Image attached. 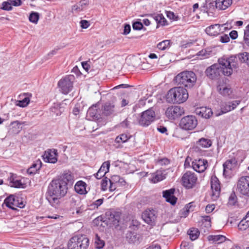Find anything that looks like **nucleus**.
Masks as SVG:
<instances>
[{"label":"nucleus","mask_w":249,"mask_h":249,"mask_svg":"<svg viewBox=\"0 0 249 249\" xmlns=\"http://www.w3.org/2000/svg\"><path fill=\"white\" fill-rule=\"evenodd\" d=\"M236 57L234 56H224L219 58L218 64H214L205 71L206 76L212 80L217 79L222 74L229 76L232 73V67H234Z\"/></svg>","instance_id":"1"},{"label":"nucleus","mask_w":249,"mask_h":249,"mask_svg":"<svg viewBox=\"0 0 249 249\" xmlns=\"http://www.w3.org/2000/svg\"><path fill=\"white\" fill-rule=\"evenodd\" d=\"M66 184L57 178L53 179L49 183L46 193V198L53 207L60 203V199L67 193Z\"/></svg>","instance_id":"2"},{"label":"nucleus","mask_w":249,"mask_h":249,"mask_svg":"<svg viewBox=\"0 0 249 249\" xmlns=\"http://www.w3.org/2000/svg\"><path fill=\"white\" fill-rule=\"evenodd\" d=\"M188 98L187 90L182 87H177L170 89L166 96L168 102L178 104L184 103Z\"/></svg>","instance_id":"3"},{"label":"nucleus","mask_w":249,"mask_h":249,"mask_svg":"<svg viewBox=\"0 0 249 249\" xmlns=\"http://www.w3.org/2000/svg\"><path fill=\"white\" fill-rule=\"evenodd\" d=\"M196 79L195 72L192 71H185L177 75L174 80L178 85L191 89L196 84Z\"/></svg>","instance_id":"4"},{"label":"nucleus","mask_w":249,"mask_h":249,"mask_svg":"<svg viewBox=\"0 0 249 249\" xmlns=\"http://www.w3.org/2000/svg\"><path fill=\"white\" fill-rule=\"evenodd\" d=\"M89 245V240L86 235L75 236L71 238L68 244V249H87Z\"/></svg>","instance_id":"5"},{"label":"nucleus","mask_w":249,"mask_h":249,"mask_svg":"<svg viewBox=\"0 0 249 249\" xmlns=\"http://www.w3.org/2000/svg\"><path fill=\"white\" fill-rule=\"evenodd\" d=\"M155 117V111L152 108H149L141 113L138 123L142 126H147L154 122Z\"/></svg>","instance_id":"6"},{"label":"nucleus","mask_w":249,"mask_h":249,"mask_svg":"<svg viewBox=\"0 0 249 249\" xmlns=\"http://www.w3.org/2000/svg\"><path fill=\"white\" fill-rule=\"evenodd\" d=\"M74 80L73 75H69L59 80L58 85L63 94H67L72 90Z\"/></svg>","instance_id":"7"},{"label":"nucleus","mask_w":249,"mask_h":249,"mask_svg":"<svg viewBox=\"0 0 249 249\" xmlns=\"http://www.w3.org/2000/svg\"><path fill=\"white\" fill-rule=\"evenodd\" d=\"M197 125V120L193 115H187L182 118L179 122L181 128L185 130H192Z\"/></svg>","instance_id":"8"},{"label":"nucleus","mask_w":249,"mask_h":249,"mask_svg":"<svg viewBox=\"0 0 249 249\" xmlns=\"http://www.w3.org/2000/svg\"><path fill=\"white\" fill-rule=\"evenodd\" d=\"M3 204L12 210H16V207L23 208L25 206L22 198L14 195H11L6 197Z\"/></svg>","instance_id":"9"},{"label":"nucleus","mask_w":249,"mask_h":249,"mask_svg":"<svg viewBox=\"0 0 249 249\" xmlns=\"http://www.w3.org/2000/svg\"><path fill=\"white\" fill-rule=\"evenodd\" d=\"M197 181V177L194 173L187 171L185 173L181 178L182 185L187 189H192L194 187Z\"/></svg>","instance_id":"10"},{"label":"nucleus","mask_w":249,"mask_h":249,"mask_svg":"<svg viewBox=\"0 0 249 249\" xmlns=\"http://www.w3.org/2000/svg\"><path fill=\"white\" fill-rule=\"evenodd\" d=\"M237 191L241 195L249 198V176H242L239 178Z\"/></svg>","instance_id":"11"},{"label":"nucleus","mask_w":249,"mask_h":249,"mask_svg":"<svg viewBox=\"0 0 249 249\" xmlns=\"http://www.w3.org/2000/svg\"><path fill=\"white\" fill-rule=\"evenodd\" d=\"M184 113L183 108L178 106H172L168 107L165 111V115L167 118L171 120H175Z\"/></svg>","instance_id":"12"},{"label":"nucleus","mask_w":249,"mask_h":249,"mask_svg":"<svg viewBox=\"0 0 249 249\" xmlns=\"http://www.w3.org/2000/svg\"><path fill=\"white\" fill-rule=\"evenodd\" d=\"M102 113L106 116H114L117 114V107L114 102H107L102 107Z\"/></svg>","instance_id":"13"},{"label":"nucleus","mask_w":249,"mask_h":249,"mask_svg":"<svg viewBox=\"0 0 249 249\" xmlns=\"http://www.w3.org/2000/svg\"><path fill=\"white\" fill-rule=\"evenodd\" d=\"M240 101H233L228 102H223L220 105L221 113L216 114V116H219L234 109L236 107L240 104Z\"/></svg>","instance_id":"14"},{"label":"nucleus","mask_w":249,"mask_h":249,"mask_svg":"<svg viewBox=\"0 0 249 249\" xmlns=\"http://www.w3.org/2000/svg\"><path fill=\"white\" fill-rule=\"evenodd\" d=\"M211 189L212 190V198L213 200H216L219 196L221 190L219 181L216 177L212 178Z\"/></svg>","instance_id":"15"},{"label":"nucleus","mask_w":249,"mask_h":249,"mask_svg":"<svg viewBox=\"0 0 249 249\" xmlns=\"http://www.w3.org/2000/svg\"><path fill=\"white\" fill-rule=\"evenodd\" d=\"M142 219L149 225L155 224L156 219V211L154 210H146L142 215Z\"/></svg>","instance_id":"16"},{"label":"nucleus","mask_w":249,"mask_h":249,"mask_svg":"<svg viewBox=\"0 0 249 249\" xmlns=\"http://www.w3.org/2000/svg\"><path fill=\"white\" fill-rule=\"evenodd\" d=\"M192 166L196 171L202 173L207 169L208 161L205 159H196L192 161Z\"/></svg>","instance_id":"17"},{"label":"nucleus","mask_w":249,"mask_h":249,"mask_svg":"<svg viewBox=\"0 0 249 249\" xmlns=\"http://www.w3.org/2000/svg\"><path fill=\"white\" fill-rule=\"evenodd\" d=\"M57 150L55 149H49L45 151L43 156L44 160L46 162L55 163L57 161Z\"/></svg>","instance_id":"18"},{"label":"nucleus","mask_w":249,"mask_h":249,"mask_svg":"<svg viewBox=\"0 0 249 249\" xmlns=\"http://www.w3.org/2000/svg\"><path fill=\"white\" fill-rule=\"evenodd\" d=\"M235 159H231L227 160L223 165V175L226 178H230L231 174V170L236 164Z\"/></svg>","instance_id":"19"},{"label":"nucleus","mask_w":249,"mask_h":249,"mask_svg":"<svg viewBox=\"0 0 249 249\" xmlns=\"http://www.w3.org/2000/svg\"><path fill=\"white\" fill-rule=\"evenodd\" d=\"M175 189L171 188L162 192L163 197L166 201L172 205H174L177 202V198L174 196Z\"/></svg>","instance_id":"20"},{"label":"nucleus","mask_w":249,"mask_h":249,"mask_svg":"<svg viewBox=\"0 0 249 249\" xmlns=\"http://www.w3.org/2000/svg\"><path fill=\"white\" fill-rule=\"evenodd\" d=\"M109 161H105L100 167L97 173L94 174L95 177L97 179H100L102 177H104L106 173L109 171Z\"/></svg>","instance_id":"21"},{"label":"nucleus","mask_w":249,"mask_h":249,"mask_svg":"<svg viewBox=\"0 0 249 249\" xmlns=\"http://www.w3.org/2000/svg\"><path fill=\"white\" fill-rule=\"evenodd\" d=\"M61 181L66 184V186L68 184H72L74 181V177L72 173L69 171H65L60 176L57 178Z\"/></svg>","instance_id":"22"},{"label":"nucleus","mask_w":249,"mask_h":249,"mask_svg":"<svg viewBox=\"0 0 249 249\" xmlns=\"http://www.w3.org/2000/svg\"><path fill=\"white\" fill-rule=\"evenodd\" d=\"M196 112L197 115L206 119L210 118L213 115V111L211 108L204 107L196 108Z\"/></svg>","instance_id":"23"},{"label":"nucleus","mask_w":249,"mask_h":249,"mask_svg":"<svg viewBox=\"0 0 249 249\" xmlns=\"http://www.w3.org/2000/svg\"><path fill=\"white\" fill-rule=\"evenodd\" d=\"M220 27L221 25L219 24L211 25L206 28L205 32L209 36H216L221 31Z\"/></svg>","instance_id":"24"},{"label":"nucleus","mask_w":249,"mask_h":249,"mask_svg":"<svg viewBox=\"0 0 249 249\" xmlns=\"http://www.w3.org/2000/svg\"><path fill=\"white\" fill-rule=\"evenodd\" d=\"M88 5L86 0H82L71 7V12L73 14H77L83 11L85 7Z\"/></svg>","instance_id":"25"},{"label":"nucleus","mask_w":249,"mask_h":249,"mask_svg":"<svg viewBox=\"0 0 249 249\" xmlns=\"http://www.w3.org/2000/svg\"><path fill=\"white\" fill-rule=\"evenodd\" d=\"M151 17L154 19L157 24V28L168 24L167 21L162 14H153L151 15Z\"/></svg>","instance_id":"26"},{"label":"nucleus","mask_w":249,"mask_h":249,"mask_svg":"<svg viewBox=\"0 0 249 249\" xmlns=\"http://www.w3.org/2000/svg\"><path fill=\"white\" fill-rule=\"evenodd\" d=\"M232 3V0H216L215 7L219 10H225Z\"/></svg>","instance_id":"27"},{"label":"nucleus","mask_w":249,"mask_h":249,"mask_svg":"<svg viewBox=\"0 0 249 249\" xmlns=\"http://www.w3.org/2000/svg\"><path fill=\"white\" fill-rule=\"evenodd\" d=\"M98 107V105L96 104L89 108L87 111V116L89 117L90 119L97 120L99 118V115L97 113Z\"/></svg>","instance_id":"28"},{"label":"nucleus","mask_w":249,"mask_h":249,"mask_svg":"<svg viewBox=\"0 0 249 249\" xmlns=\"http://www.w3.org/2000/svg\"><path fill=\"white\" fill-rule=\"evenodd\" d=\"M126 238L129 243H138L140 240V236L134 231H129L126 234Z\"/></svg>","instance_id":"29"},{"label":"nucleus","mask_w":249,"mask_h":249,"mask_svg":"<svg viewBox=\"0 0 249 249\" xmlns=\"http://www.w3.org/2000/svg\"><path fill=\"white\" fill-rule=\"evenodd\" d=\"M217 90L221 95L225 97L230 96L232 93L231 88L225 85H218Z\"/></svg>","instance_id":"30"},{"label":"nucleus","mask_w":249,"mask_h":249,"mask_svg":"<svg viewBox=\"0 0 249 249\" xmlns=\"http://www.w3.org/2000/svg\"><path fill=\"white\" fill-rule=\"evenodd\" d=\"M86 185L87 184L85 182L82 180L78 181L74 186V190L79 194H86L87 193L86 189Z\"/></svg>","instance_id":"31"},{"label":"nucleus","mask_w":249,"mask_h":249,"mask_svg":"<svg viewBox=\"0 0 249 249\" xmlns=\"http://www.w3.org/2000/svg\"><path fill=\"white\" fill-rule=\"evenodd\" d=\"M165 178V174L162 171H157L152 175L150 180L153 183H157Z\"/></svg>","instance_id":"32"},{"label":"nucleus","mask_w":249,"mask_h":249,"mask_svg":"<svg viewBox=\"0 0 249 249\" xmlns=\"http://www.w3.org/2000/svg\"><path fill=\"white\" fill-rule=\"evenodd\" d=\"M249 227V212L247 213L246 217L242 219L238 224V227L240 230L244 231Z\"/></svg>","instance_id":"33"},{"label":"nucleus","mask_w":249,"mask_h":249,"mask_svg":"<svg viewBox=\"0 0 249 249\" xmlns=\"http://www.w3.org/2000/svg\"><path fill=\"white\" fill-rule=\"evenodd\" d=\"M121 213L119 212L113 211L110 213L108 219L113 222L114 224L119 223L120 219Z\"/></svg>","instance_id":"34"},{"label":"nucleus","mask_w":249,"mask_h":249,"mask_svg":"<svg viewBox=\"0 0 249 249\" xmlns=\"http://www.w3.org/2000/svg\"><path fill=\"white\" fill-rule=\"evenodd\" d=\"M212 142L209 139L201 138L197 142V144L203 148H208L212 145Z\"/></svg>","instance_id":"35"},{"label":"nucleus","mask_w":249,"mask_h":249,"mask_svg":"<svg viewBox=\"0 0 249 249\" xmlns=\"http://www.w3.org/2000/svg\"><path fill=\"white\" fill-rule=\"evenodd\" d=\"M41 162L33 163L32 166L28 169L27 173L29 175L35 174L41 167Z\"/></svg>","instance_id":"36"},{"label":"nucleus","mask_w":249,"mask_h":249,"mask_svg":"<svg viewBox=\"0 0 249 249\" xmlns=\"http://www.w3.org/2000/svg\"><path fill=\"white\" fill-rule=\"evenodd\" d=\"M188 234L189 235L191 240L193 241L198 238L199 231L196 228H191L188 231Z\"/></svg>","instance_id":"37"},{"label":"nucleus","mask_w":249,"mask_h":249,"mask_svg":"<svg viewBox=\"0 0 249 249\" xmlns=\"http://www.w3.org/2000/svg\"><path fill=\"white\" fill-rule=\"evenodd\" d=\"M226 238L222 235H212L210 236L209 240H212L217 244H220L226 241Z\"/></svg>","instance_id":"38"},{"label":"nucleus","mask_w":249,"mask_h":249,"mask_svg":"<svg viewBox=\"0 0 249 249\" xmlns=\"http://www.w3.org/2000/svg\"><path fill=\"white\" fill-rule=\"evenodd\" d=\"M215 6V2H211L210 0H206L205 3L204 4L202 10L208 12L211 10L214 9Z\"/></svg>","instance_id":"39"},{"label":"nucleus","mask_w":249,"mask_h":249,"mask_svg":"<svg viewBox=\"0 0 249 249\" xmlns=\"http://www.w3.org/2000/svg\"><path fill=\"white\" fill-rule=\"evenodd\" d=\"M130 136L126 134H122L115 139V142L117 143H124L126 142L130 138Z\"/></svg>","instance_id":"40"},{"label":"nucleus","mask_w":249,"mask_h":249,"mask_svg":"<svg viewBox=\"0 0 249 249\" xmlns=\"http://www.w3.org/2000/svg\"><path fill=\"white\" fill-rule=\"evenodd\" d=\"M10 183H11V186L15 188H20L23 185L21 180L18 179L15 180L13 175L10 177Z\"/></svg>","instance_id":"41"},{"label":"nucleus","mask_w":249,"mask_h":249,"mask_svg":"<svg viewBox=\"0 0 249 249\" xmlns=\"http://www.w3.org/2000/svg\"><path fill=\"white\" fill-rule=\"evenodd\" d=\"M39 18V14L37 12H32L29 15V20L31 22L37 24Z\"/></svg>","instance_id":"42"},{"label":"nucleus","mask_w":249,"mask_h":249,"mask_svg":"<svg viewBox=\"0 0 249 249\" xmlns=\"http://www.w3.org/2000/svg\"><path fill=\"white\" fill-rule=\"evenodd\" d=\"M239 58L241 62L246 63L249 66V53L244 52L241 53L239 56Z\"/></svg>","instance_id":"43"},{"label":"nucleus","mask_w":249,"mask_h":249,"mask_svg":"<svg viewBox=\"0 0 249 249\" xmlns=\"http://www.w3.org/2000/svg\"><path fill=\"white\" fill-rule=\"evenodd\" d=\"M109 181L115 182V183L117 184H121L122 185H124L125 183L123 178H120V176L117 175L112 177L111 179H109Z\"/></svg>","instance_id":"44"},{"label":"nucleus","mask_w":249,"mask_h":249,"mask_svg":"<svg viewBox=\"0 0 249 249\" xmlns=\"http://www.w3.org/2000/svg\"><path fill=\"white\" fill-rule=\"evenodd\" d=\"M170 44V41L168 40H165L160 43L157 45V48L160 50H164L169 47Z\"/></svg>","instance_id":"45"},{"label":"nucleus","mask_w":249,"mask_h":249,"mask_svg":"<svg viewBox=\"0 0 249 249\" xmlns=\"http://www.w3.org/2000/svg\"><path fill=\"white\" fill-rule=\"evenodd\" d=\"M156 164L160 166L167 165L169 164L170 161L166 158H159L155 160Z\"/></svg>","instance_id":"46"},{"label":"nucleus","mask_w":249,"mask_h":249,"mask_svg":"<svg viewBox=\"0 0 249 249\" xmlns=\"http://www.w3.org/2000/svg\"><path fill=\"white\" fill-rule=\"evenodd\" d=\"M166 14L168 18L173 21H177L179 19V17L172 11H166Z\"/></svg>","instance_id":"47"},{"label":"nucleus","mask_w":249,"mask_h":249,"mask_svg":"<svg viewBox=\"0 0 249 249\" xmlns=\"http://www.w3.org/2000/svg\"><path fill=\"white\" fill-rule=\"evenodd\" d=\"M30 102V99L28 97L24 98L23 100L18 101L16 105L20 107H26Z\"/></svg>","instance_id":"48"},{"label":"nucleus","mask_w":249,"mask_h":249,"mask_svg":"<svg viewBox=\"0 0 249 249\" xmlns=\"http://www.w3.org/2000/svg\"><path fill=\"white\" fill-rule=\"evenodd\" d=\"M140 226V223L138 221L136 220H133L131 222L130 225L129 226V229L131 230H132L133 231H135L139 228Z\"/></svg>","instance_id":"49"},{"label":"nucleus","mask_w":249,"mask_h":249,"mask_svg":"<svg viewBox=\"0 0 249 249\" xmlns=\"http://www.w3.org/2000/svg\"><path fill=\"white\" fill-rule=\"evenodd\" d=\"M237 199V198L235 193H231L229 198L228 204L231 206L234 205L236 203Z\"/></svg>","instance_id":"50"},{"label":"nucleus","mask_w":249,"mask_h":249,"mask_svg":"<svg viewBox=\"0 0 249 249\" xmlns=\"http://www.w3.org/2000/svg\"><path fill=\"white\" fill-rule=\"evenodd\" d=\"M95 243L96 245V248L98 249L103 248L105 245L104 241L101 240L97 235H96Z\"/></svg>","instance_id":"51"},{"label":"nucleus","mask_w":249,"mask_h":249,"mask_svg":"<svg viewBox=\"0 0 249 249\" xmlns=\"http://www.w3.org/2000/svg\"><path fill=\"white\" fill-rule=\"evenodd\" d=\"M132 27L134 30H140L143 28V24L140 21H136L133 23Z\"/></svg>","instance_id":"52"},{"label":"nucleus","mask_w":249,"mask_h":249,"mask_svg":"<svg viewBox=\"0 0 249 249\" xmlns=\"http://www.w3.org/2000/svg\"><path fill=\"white\" fill-rule=\"evenodd\" d=\"M2 9L5 10H11L12 9V6H11L10 2L7 0V1H4L2 4Z\"/></svg>","instance_id":"53"},{"label":"nucleus","mask_w":249,"mask_h":249,"mask_svg":"<svg viewBox=\"0 0 249 249\" xmlns=\"http://www.w3.org/2000/svg\"><path fill=\"white\" fill-rule=\"evenodd\" d=\"M244 39L245 43L249 46V30L247 29L244 31Z\"/></svg>","instance_id":"54"},{"label":"nucleus","mask_w":249,"mask_h":249,"mask_svg":"<svg viewBox=\"0 0 249 249\" xmlns=\"http://www.w3.org/2000/svg\"><path fill=\"white\" fill-rule=\"evenodd\" d=\"M80 23L81 27L83 29H87L90 25L89 21L86 20H81Z\"/></svg>","instance_id":"55"},{"label":"nucleus","mask_w":249,"mask_h":249,"mask_svg":"<svg viewBox=\"0 0 249 249\" xmlns=\"http://www.w3.org/2000/svg\"><path fill=\"white\" fill-rule=\"evenodd\" d=\"M107 183H108V180H107V178H105L102 180V183H101V187H102V189L103 191H105L107 189V186L108 184Z\"/></svg>","instance_id":"56"},{"label":"nucleus","mask_w":249,"mask_h":249,"mask_svg":"<svg viewBox=\"0 0 249 249\" xmlns=\"http://www.w3.org/2000/svg\"><path fill=\"white\" fill-rule=\"evenodd\" d=\"M80 110V106L79 104H76L75 105L74 107L72 110V113L74 115H77L79 114Z\"/></svg>","instance_id":"57"},{"label":"nucleus","mask_w":249,"mask_h":249,"mask_svg":"<svg viewBox=\"0 0 249 249\" xmlns=\"http://www.w3.org/2000/svg\"><path fill=\"white\" fill-rule=\"evenodd\" d=\"M130 118H127L121 123V126L123 127L128 128L130 127Z\"/></svg>","instance_id":"58"},{"label":"nucleus","mask_w":249,"mask_h":249,"mask_svg":"<svg viewBox=\"0 0 249 249\" xmlns=\"http://www.w3.org/2000/svg\"><path fill=\"white\" fill-rule=\"evenodd\" d=\"M11 6H18L21 4L22 2L20 0H8Z\"/></svg>","instance_id":"59"},{"label":"nucleus","mask_w":249,"mask_h":249,"mask_svg":"<svg viewBox=\"0 0 249 249\" xmlns=\"http://www.w3.org/2000/svg\"><path fill=\"white\" fill-rule=\"evenodd\" d=\"M220 40L222 43H227L230 41V37L227 35H224L220 36Z\"/></svg>","instance_id":"60"},{"label":"nucleus","mask_w":249,"mask_h":249,"mask_svg":"<svg viewBox=\"0 0 249 249\" xmlns=\"http://www.w3.org/2000/svg\"><path fill=\"white\" fill-rule=\"evenodd\" d=\"M195 207V205H194V203L193 202H192L186 205L184 208L190 211H193Z\"/></svg>","instance_id":"61"},{"label":"nucleus","mask_w":249,"mask_h":249,"mask_svg":"<svg viewBox=\"0 0 249 249\" xmlns=\"http://www.w3.org/2000/svg\"><path fill=\"white\" fill-rule=\"evenodd\" d=\"M104 201V198H100L96 200L93 203V205L96 207V208H98L99 206H101Z\"/></svg>","instance_id":"62"},{"label":"nucleus","mask_w":249,"mask_h":249,"mask_svg":"<svg viewBox=\"0 0 249 249\" xmlns=\"http://www.w3.org/2000/svg\"><path fill=\"white\" fill-rule=\"evenodd\" d=\"M215 208V206L213 204L208 205L206 208L205 211L207 213H211Z\"/></svg>","instance_id":"63"},{"label":"nucleus","mask_w":249,"mask_h":249,"mask_svg":"<svg viewBox=\"0 0 249 249\" xmlns=\"http://www.w3.org/2000/svg\"><path fill=\"white\" fill-rule=\"evenodd\" d=\"M131 30V27L130 25L129 24H125L124 26V35H128Z\"/></svg>","instance_id":"64"}]
</instances>
